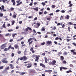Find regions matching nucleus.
Listing matches in <instances>:
<instances>
[{
  "label": "nucleus",
  "instance_id": "50",
  "mask_svg": "<svg viewBox=\"0 0 76 76\" xmlns=\"http://www.w3.org/2000/svg\"><path fill=\"white\" fill-rule=\"evenodd\" d=\"M59 11H60L59 10H57L56 11V13H57V12H59Z\"/></svg>",
  "mask_w": 76,
  "mask_h": 76
},
{
  "label": "nucleus",
  "instance_id": "22",
  "mask_svg": "<svg viewBox=\"0 0 76 76\" xmlns=\"http://www.w3.org/2000/svg\"><path fill=\"white\" fill-rule=\"evenodd\" d=\"M60 58L61 59V60H62V61H63V60H64V57H63V56H61Z\"/></svg>",
  "mask_w": 76,
  "mask_h": 76
},
{
  "label": "nucleus",
  "instance_id": "26",
  "mask_svg": "<svg viewBox=\"0 0 76 76\" xmlns=\"http://www.w3.org/2000/svg\"><path fill=\"white\" fill-rule=\"evenodd\" d=\"M33 42V41L32 40L31 42H29L28 43L29 45H31V44H32V43Z\"/></svg>",
  "mask_w": 76,
  "mask_h": 76
},
{
  "label": "nucleus",
  "instance_id": "54",
  "mask_svg": "<svg viewBox=\"0 0 76 76\" xmlns=\"http://www.w3.org/2000/svg\"><path fill=\"white\" fill-rule=\"evenodd\" d=\"M32 3H33V2H31V3L30 4H29L30 6H32V5H33Z\"/></svg>",
  "mask_w": 76,
  "mask_h": 76
},
{
  "label": "nucleus",
  "instance_id": "36",
  "mask_svg": "<svg viewBox=\"0 0 76 76\" xmlns=\"http://www.w3.org/2000/svg\"><path fill=\"white\" fill-rule=\"evenodd\" d=\"M13 31V29H11L8 30V32H12Z\"/></svg>",
  "mask_w": 76,
  "mask_h": 76
},
{
  "label": "nucleus",
  "instance_id": "16",
  "mask_svg": "<svg viewBox=\"0 0 76 76\" xmlns=\"http://www.w3.org/2000/svg\"><path fill=\"white\" fill-rule=\"evenodd\" d=\"M64 18H66V17L64 16H61L60 18V20H62V19H64Z\"/></svg>",
  "mask_w": 76,
  "mask_h": 76
},
{
  "label": "nucleus",
  "instance_id": "44",
  "mask_svg": "<svg viewBox=\"0 0 76 76\" xmlns=\"http://www.w3.org/2000/svg\"><path fill=\"white\" fill-rule=\"evenodd\" d=\"M15 56V54L13 53H12L11 54V56L12 57H14V56Z\"/></svg>",
  "mask_w": 76,
  "mask_h": 76
},
{
  "label": "nucleus",
  "instance_id": "63",
  "mask_svg": "<svg viewBox=\"0 0 76 76\" xmlns=\"http://www.w3.org/2000/svg\"><path fill=\"white\" fill-rule=\"evenodd\" d=\"M52 8H55V5H52Z\"/></svg>",
  "mask_w": 76,
  "mask_h": 76
},
{
  "label": "nucleus",
  "instance_id": "60",
  "mask_svg": "<svg viewBox=\"0 0 76 76\" xmlns=\"http://www.w3.org/2000/svg\"><path fill=\"white\" fill-rule=\"evenodd\" d=\"M38 19V18L37 17H35L34 19V20H36L37 19Z\"/></svg>",
  "mask_w": 76,
  "mask_h": 76
},
{
  "label": "nucleus",
  "instance_id": "11",
  "mask_svg": "<svg viewBox=\"0 0 76 76\" xmlns=\"http://www.w3.org/2000/svg\"><path fill=\"white\" fill-rule=\"evenodd\" d=\"M11 2H12V3H13L12 5L13 6H15V4L16 3V2L15 1V0H12Z\"/></svg>",
  "mask_w": 76,
  "mask_h": 76
},
{
  "label": "nucleus",
  "instance_id": "13",
  "mask_svg": "<svg viewBox=\"0 0 76 76\" xmlns=\"http://www.w3.org/2000/svg\"><path fill=\"white\" fill-rule=\"evenodd\" d=\"M45 31V27H43L41 29V32H43Z\"/></svg>",
  "mask_w": 76,
  "mask_h": 76
},
{
  "label": "nucleus",
  "instance_id": "18",
  "mask_svg": "<svg viewBox=\"0 0 76 76\" xmlns=\"http://www.w3.org/2000/svg\"><path fill=\"white\" fill-rule=\"evenodd\" d=\"M11 36V34H10V33H7L5 34V36L7 37H10Z\"/></svg>",
  "mask_w": 76,
  "mask_h": 76
},
{
  "label": "nucleus",
  "instance_id": "43",
  "mask_svg": "<svg viewBox=\"0 0 76 76\" xmlns=\"http://www.w3.org/2000/svg\"><path fill=\"white\" fill-rule=\"evenodd\" d=\"M63 63H64V64H67V62L65 60H64L63 61Z\"/></svg>",
  "mask_w": 76,
  "mask_h": 76
},
{
  "label": "nucleus",
  "instance_id": "35",
  "mask_svg": "<svg viewBox=\"0 0 76 76\" xmlns=\"http://www.w3.org/2000/svg\"><path fill=\"white\" fill-rule=\"evenodd\" d=\"M10 10L11 11H13V10H14V8L12 7L10 8Z\"/></svg>",
  "mask_w": 76,
  "mask_h": 76
},
{
  "label": "nucleus",
  "instance_id": "4",
  "mask_svg": "<svg viewBox=\"0 0 76 76\" xmlns=\"http://www.w3.org/2000/svg\"><path fill=\"white\" fill-rule=\"evenodd\" d=\"M6 45V44H3L1 46V50H3V49H4L5 48H6V46H5Z\"/></svg>",
  "mask_w": 76,
  "mask_h": 76
},
{
  "label": "nucleus",
  "instance_id": "47",
  "mask_svg": "<svg viewBox=\"0 0 76 76\" xmlns=\"http://www.w3.org/2000/svg\"><path fill=\"white\" fill-rule=\"evenodd\" d=\"M70 4V5L68 6L69 7H72V6H73V4Z\"/></svg>",
  "mask_w": 76,
  "mask_h": 76
},
{
  "label": "nucleus",
  "instance_id": "51",
  "mask_svg": "<svg viewBox=\"0 0 76 76\" xmlns=\"http://www.w3.org/2000/svg\"><path fill=\"white\" fill-rule=\"evenodd\" d=\"M0 16L1 17H2V16H3V13H0Z\"/></svg>",
  "mask_w": 76,
  "mask_h": 76
},
{
  "label": "nucleus",
  "instance_id": "62",
  "mask_svg": "<svg viewBox=\"0 0 76 76\" xmlns=\"http://www.w3.org/2000/svg\"><path fill=\"white\" fill-rule=\"evenodd\" d=\"M19 23L20 24H21V23H22V21H21L19 22Z\"/></svg>",
  "mask_w": 76,
  "mask_h": 76
},
{
  "label": "nucleus",
  "instance_id": "15",
  "mask_svg": "<svg viewBox=\"0 0 76 76\" xmlns=\"http://www.w3.org/2000/svg\"><path fill=\"white\" fill-rule=\"evenodd\" d=\"M52 65H55V64L56 63V61L55 60H54L52 61Z\"/></svg>",
  "mask_w": 76,
  "mask_h": 76
},
{
  "label": "nucleus",
  "instance_id": "29",
  "mask_svg": "<svg viewBox=\"0 0 76 76\" xmlns=\"http://www.w3.org/2000/svg\"><path fill=\"white\" fill-rule=\"evenodd\" d=\"M68 24L69 25H73V23L72 22H69L68 23Z\"/></svg>",
  "mask_w": 76,
  "mask_h": 76
},
{
  "label": "nucleus",
  "instance_id": "9",
  "mask_svg": "<svg viewBox=\"0 0 76 76\" xmlns=\"http://www.w3.org/2000/svg\"><path fill=\"white\" fill-rule=\"evenodd\" d=\"M40 66H42V67H44V69H45V66L44 64L41 63L40 64Z\"/></svg>",
  "mask_w": 76,
  "mask_h": 76
},
{
  "label": "nucleus",
  "instance_id": "38",
  "mask_svg": "<svg viewBox=\"0 0 76 76\" xmlns=\"http://www.w3.org/2000/svg\"><path fill=\"white\" fill-rule=\"evenodd\" d=\"M13 17L14 18H16V15L15 14H14L13 15Z\"/></svg>",
  "mask_w": 76,
  "mask_h": 76
},
{
  "label": "nucleus",
  "instance_id": "42",
  "mask_svg": "<svg viewBox=\"0 0 76 76\" xmlns=\"http://www.w3.org/2000/svg\"><path fill=\"white\" fill-rule=\"evenodd\" d=\"M25 72H21V73L20 74V75H25Z\"/></svg>",
  "mask_w": 76,
  "mask_h": 76
},
{
  "label": "nucleus",
  "instance_id": "17",
  "mask_svg": "<svg viewBox=\"0 0 76 76\" xmlns=\"http://www.w3.org/2000/svg\"><path fill=\"white\" fill-rule=\"evenodd\" d=\"M47 44L48 45H50V44H52V42H51V41H48L47 42Z\"/></svg>",
  "mask_w": 76,
  "mask_h": 76
},
{
  "label": "nucleus",
  "instance_id": "46",
  "mask_svg": "<svg viewBox=\"0 0 76 76\" xmlns=\"http://www.w3.org/2000/svg\"><path fill=\"white\" fill-rule=\"evenodd\" d=\"M48 12H47V11H45L44 12V14H45V15H46V14H47V13Z\"/></svg>",
  "mask_w": 76,
  "mask_h": 76
},
{
  "label": "nucleus",
  "instance_id": "64",
  "mask_svg": "<svg viewBox=\"0 0 76 76\" xmlns=\"http://www.w3.org/2000/svg\"><path fill=\"white\" fill-rule=\"evenodd\" d=\"M42 76H45V73H44V74H42Z\"/></svg>",
  "mask_w": 76,
  "mask_h": 76
},
{
  "label": "nucleus",
  "instance_id": "56",
  "mask_svg": "<svg viewBox=\"0 0 76 76\" xmlns=\"http://www.w3.org/2000/svg\"><path fill=\"white\" fill-rule=\"evenodd\" d=\"M33 50H34V48H31L30 49L31 51H33Z\"/></svg>",
  "mask_w": 76,
  "mask_h": 76
},
{
  "label": "nucleus",
  "instance_id": "61",
  "mask_svg": "<svg viewBox=\"0 0 76 76\" xmlns=\"http://www.w3.org/2000/svg\"><path fill=\"white\" fill-rule=\"evenodd\" d=\"M42 56H45V53H43L42 54Z\"/></svg>",
  "mask_w": 76,
  "mask_h": 76
},
{
  "label": "nucleus",
  "instance_id": "7",
  "mask_svg": "<svg viewBox=\"0 0 76 76\" xmlns=\"http://www.w3.org/2000/svg\"><path fill=\"white\" fill-rule=\"evenodd\" d=\"M6 60V58H3L2 61V63H8V61L5 60Z\"/></svg>",
  "mask_w": 76,
  "mask_h": 76
},
{
  "label": "nucleus",
  "instance_id": "31",
  "mask_svg": "<svg viewBox=\"0 0 76 76\" xmlns=\"http://www.w3.org/2000/svg\"><path fill=\"white\" fill-rule=\"evenodd\" d=\"M22 3V1H20V3L17 4L16 6H19V5L21 4Z\"/></svg>",
  "mask_w": 76,
  "mask_h": 76
},
{
  "label": "nucleus",
  "instance_id": "40",
  "mask_svg": "<svg viewBox=\"0 0 76 76\" xmlns=\"http://www.w3.org/2000/svg\"><path fill=\"white\" fill-rule=\"evenodd\" d=\"M68 29L69 32H70V26L68 27Z\"/></svg>",
  "mask_w": 76,
  "mask_h": 76
},
{
  "label": "nucleus",
  "instance_id": "19",
  "mask_svg": "<svg viewBox=\"0 0 76 76\" xmlns=\"http://www.w3.org/2000/svg\"><path fill=\"white\" fill-rule=\"evenodd\" d=\"M33 9L34 10H36V11H38V7H36V8H34Z\"/></svg>",
  "mask_w": 76,
  "mask_h": 76
},
{
  "label": "nucleus",
  "instance_id": "45",
  "mask_svg": "<svg viewBox=\"0 0 76 76\" xmlns=\"http://www.w3.org/2000/svg\"><path fill=\"white\" fill-rule=\"evenodd\" d=\"M55 40H58V39H59V38H58V37H56L55 39Z\"/></svg>",
  "mask_w": 76,
  "mask_h": 76
},
{
  "label": "nucleus",
  "instance_id": "49",
  "mask_svg": "<svg viewBox=\"0 0 76 76\" xmlns=\"http://www.w3.org/2000/svg\"><path fill=\"white\" fill-rule=\"evenodd\" d=\"M41 45H45V42H43V43H42L41 44Z\"/></svg>",
  "mask_w": 76,
  "mask_h": 76
},
{
  "label": "nucleus",
  "instance_id": "34",
  "mask_svg": "<svg viewBox=\"0 0 76 76\" xmlns=\"http://www.w3.org/2000/svg\"><path fill=\"white\" fill-rule=\"evenodd\" d=\"M51 72H52V70H48V73H50Z\"/></svg>",
  "mask_w": 76,
  "mask_h": 76
},
{
  "label": "nucleus",
  "instance_id": "21",
  "mask_svg": "<svg viewBox=\"0 0 76 76\" xmlns=\"http://www.w3.org/2000/svg\"><path fill=\"white\" fill-rule=\"evenodd\" d=\"M44 58L45 63H48L47 62V58L46 57H45Z\"/></svg>",
  "mask_w": 76,
  "mask_h": 76
},
{
  "label": "nucleus",
  "instance_id": "10",
  "mask_svg": "<svg viewBox=\"0 0 76 76\" xmlns=\"http://www.w3.org/2000/svg\"><path fill=\"white\" fill-rule=\"evenodd\" d=\"M9 66H10V69H13L15 67L13 66V64H10L9 65Z\"/></svg>",
  "mask_w": 76,
  "mask_h": 76
},
{
  "label": "nucleus",
  "instance_id": "23",
  "mask_svg": "<svg viewBox=\"0 0 76 76\" xmlns=\"http://www.w3.org/2000/svg\"><path fill=\"white\" fill-rule=\"evenodd\" d=\"M3 1V3H5L6 1H7V0H0V2H1V1Z\"/></svg>",
  "mask_w": 76,
  "mask_h": 76
},
{
  "label": "nucleus",
  "instance_id": "3",
  "mask_svg": "<svg viewBox=\"0 0 76 76\" xmlns=\"http://www.w3.org/2000/svg\"><path fill=\"white\" fill-rule=\"evenodd\" d=\"M24 66H25V67H26L28 69H29V68H30L32 67V63H30L27 64H25L24 65Z\"/></svg>",
  "mask_w": 76,
  "mask_h": 76
},
{
  "label": "nucleus",
  "instance_id": "2",
  "mask_svg": "<svg viewBox=\"0 0 76 76\" xmlns=\"http://www.w3.org/2000/svg\"><path fill=\"white\" fill-rule=\"evenodd\" d=\"M23 60V61H26L27 60V57H26L25 56H24L23 57H22L20 58H18L17 61H18L19 60Z\"/></svg>",
  "mask_w": 76,
  "mask_h": 76
},
{
  "label": "nucleus",
  "instance_id": "58",
  "mask_svg": "<svg viewBox=\"0 0 76 76\" xmlns=\"http://www.w3.org/2000/svg\"><path fill=\"white\" fill-rule=\"evenodd\" d=\"M61 13H65V11H64V10H62L61 11Z\"/></svg>",
  "mask_w": 76,
  "mask_h": 76
},
{
  "label": "nucleus",
  "instance_id": "59",
  "mask_svg": "<svg viewBox=\"0 0 76 76\" xmlns=\"http://www.w3.org/2000/svg\"><path fill=\"white\" fill-rule=\"evenodd\" d=\"M73 44L75 46V47H76V44L75 42H73Z\"/></svg>",
  "mask_w": 76,
  "mask_h": 76
},
{
  "label": "nucleus",
  "instance_id": "12",
  "mask_svg": "<svg viewBox=\"0 0 76 76\" xmlns=\"http://www.w3.org/2000/svg\"><path fill=\"white\" fill-rule=\"evenodd\" d=\"M14 47L16 49H18H18H19V46H18V45L15 44L14 45Z\"/></svg>",
  "mask_w": 76,
  "mask_h": 76
},
{
  "label": "nucleus",
  "instance_id": "24",
  "mask_svg": "<svg viewBox=\"0 0 76 76\" xmlns=\"http://www.w3.org/2000/svg\"><path fill=\"white\" fill-rule=\"evenodd\" d=\"M72 70H69V71H66V73H72Z\"/></svg>",
  "mask_w": 76,
  "mask_h": 76
},
{
  "label": "nucleus",
  "instance_id": "25",
  "mask_svg": "<svg viewBox=\"0 0 76 76\" xmlns=\"http://www.w3.org/2000/svg\"><path fill=\"white\" fill-rule=\"evenodd\" d=\"M56 27L54 26L53 28H52V29H51V31H53V30H56Z\"/></svg>",
  "mask_w": 76,
  "mask_h": 76
},
{
  "label": "nucleus",
  "instance_id": "1",
  "mask_svg": "<svg viewBox=\"0 0 76 76\" xmlns=\"http://www.w3.org/2000/svg\"><path fill=\"white\" fill-rule=\"evenodd\" d=\"M31 57L32 58H35L36 57V59L35 60V61H37L39 60V57H40V55H36L35 54H34L33 55H32L31 56Z\"/></svg>",
  "mask_w": 76,
  "mask_h": 76
},
{
  "label": "nucleus",
  "instance_id": "37",
  "mask_svg": "<svg viewBox=\"0 0 76 76\" xmlns=\"http://www.w3.org/2000/svg\"><path fill=\"white\" fill-rule=\"evenodd\" d=\"M8 50V48H5L4 49V51H7Z\"/></svg>",
  "mask_w": 76,
  "mask_h": 76
},
{
  "label": "nucleus",
  "instance_id": "52",
  "mask_svg": "<svg viewBox=\"0 0 76 76\" xmlns=\"http://www.w3.org/2000/svg\"><path fill=\"white\" fill-rule=\"evenodd\" d=\"M66 39V40L67 41V42H69V41H71V39Z\"/></svg>",
  "mask_w": 76,
  "mask_h": 76
},
{
  "label": "nucleus",
  "instance_id": "33",
  "mask_svg": "<svg viewBox=\"0 0 76 76\" xmlns=\"http://www.w3.org/2000/svg\"><path fill=\"white\" fill-rule=\"evenodd\" d=\"M48 64H49V65H53L52 62L51 61L49 62Z\"/></svg>",
  "mask_w": 76,
  "mask_h": 76
},
{
  "label": "nucleus",
  "instance_id": "5",
  "mask_svg": "<svg viewBox=\"0 0 76 76\" xmlns=\"http://www.w3.org/2000/svg\"><path fill=\"white\" fill-rule=\"evenodd\" d=\"M29 30V31H31L32 30V28H31V27H28L25 29L26 32H28Z\"/></svg>",
  "mask_w": 76,
  "mask_h": 76
},
{
  "label": "nucleus",
  "instance_id": "53",
  "mask_svg": "<svg viewBox=\"0 0 76 76\" xmlns=\"http://www.w3.org/2000/svg\"><path fill=\"white\" fill-rule=\"evenodd\" d=\"M64 27H65V25H64V24H63L62 26V28H64Z\"/></svg>",
  "mask_w": 76,
  "mask_h": 76
},
{
  "label": "nucleus",
  "instance_id": "48",
  "mask_svg": "<svg viewBox=\"0 0 76 76\" xmlns=\"http://www.w3.org/2000/svg\"><path fill=\"white\" fill-rule=\"evenodd\" d=\"M37 26H38V27H39V26H40V23H37Z\"/></svg>",
  "mask_w": 76,
  "mask_h": 76
},
{
  "label": "nucleus",
  "instance_id": "8",
  "mask_svg": "<svg viewBox=\"0 0 76 76\" xmlns=\"http://www.w3.org/2000/svg\"><path fill=\"white\" fill-rule=\"evenodd\" d=\"M10 69V67L9 66H7L6 67V68H5L4 69V71L5 72H7V70H8Z\"/></svg>",
  "mask_w": 76,
  "mask_h": 76
},
{
  "label": "nucleus",
  "instance_id": "32",
  "mask_svg": "<svg viewBox=\"0 0 76 76\" xmlns=\"http://www.w3.org/2000/svg\"><path fill=\"white\" fill-rule=\"evenodd\" d=\"M3 68H4V66H0V70H1L2 69H3Z\"/></svg>",
  "mask_w": 76,
  "mask_h": 76
},
{
  "label": "nucleus",
  "instance_id": "6",
  "mask_svg": "<svg viewBox=\"0 0 76 76\" xmlns=\"http://www.w3.org/2000/svg\"><path fill=\"white\" fill-rule=\"evenodd\" d=\"M60 71H62L63 69L64 70H67V69H68L67 68L63 66L60 67Z\"/></svg>",
  "mask_w": 76,
  "mask_h": 76
},
{
  "label": "nucleus",
  "instance_id": "27",
  "mask_svg": "<svg viewBox=\"0 0 76 76\" xmlns=\"http://www.w3.org/2000/svg\"><path fill=\"white\" fill-rule=\"evenodd\" d=\"M32 38H30L29 39L28 41V42H29L31 41H32Z\"/></svg>",
  "mask_w": 76,
  "mask_h": 76
},
{
  "label": "nucleus",
  "instance_id": "30",
  "mask_svg": "<svg viewBox=\"0 0 76 76\" xmlns=\"http://www.w3.org/2000/svg\"><path fill=\"white\" fill-rule=\"evenodd\" d=\"M17 35V34H12V37H13V38H14L15 37V35Z\"/></svg>",
  "mask_w": 76,
  "mask_h": 76
},
{
  "label": "nucleus",
  "instance_id": "20",
  "mask_svg": "<svg viewBox=\"0 0 76 76\" xmlns=\"http://www.w3.org/2000/svg\"><path fill=\"white\" fill-rule=\"evenodd\" d=\"M1 7L2 8L1 10V12H2V10H3V9H4V5H2L1 6Z\"/></svg>",
  "mask_w": 76,
  "mask_h": 76
},
{
  "label": "nucleus",
  "instance_id": "28",
  "mask_svg": "<svg viewBox=\"0 0 76 76\" xmlns=\"http://www.w3.org/2000/svg\"><path fill=\"white\" fill-rule=\"evenodd\" d=\"M66 19H69V18H70V16H69V15H67L66 16Z\"/></svg>",
  "mask_w": 76,
  "mask_h": 76
},
{
  "label": "nucleus",
  "instance_id": "57",
  "mask_svg": "<svg viewBox=\"0 0 76 76\" xmlns=\"http://www.w3.org/2000/svg\"><path fill=\"white\" fill-rule=\"evenodd\" d=\"M46 19L48 20H50L51 19V18H47Z\"/></svg>",
  "mask_w": 76,
  "mask_h": 76
},
{
  "label": "nucleus",
  "instance_id": "39",
  "mask_svg": "<svg viewBox=\"0 0 76 76\" xmlns=\"http://www.w3.org/2000/svg\"><path fill=\"white\" fill-rule=\"evenodd\" d=\"M42 4L43 6H44L45 5V4H46L45 2H42Z\"/></svg>",
  "mask_w": 76,
  "mask_h": 76
},
{
  "label": "nucleus",
  "instance_id": "55",
  "mask_svg": "<svg viewBox=\"0 0 76 76\" xmlns=\"http://www.w3.org/2000/svg\"><path fill=\"white\" fill-rule=\"evenodd\" d=\"M6 25L5 24H4L3 25V28H6Z\"/></svg>",
  "mask_w": 76,
  "mask_h": 76
},
{
  "label": "nucleus",
  "instance_id": "14",
  "mask_svg": "<svg viewBox=\"0 0 76 76\" xmlns=\"http://www.w3.org/2000/svg\"><path fill=\"white\" fill-rule=\"evenodd\" d=\"M12 49V50H14V48L13 47H11V45H10L9 47H8V49L9 50V49Z\"/></svg>",
  "mask_w": 76,
  "mask_h": 76
},
{
  "label": "nucleus",
  "instance_id": "41",
  "mask_svg": "<svg viewBox=\"0 0 76 76\" xmlns=\"http://www.w3.org/2000/svg\"><path fill=\"white\" fill-rule=\"evenodd\" d=\"M15 20L12 21V25H14V24L15 23Z\"/></svg>",
  "mask_w": 76,
  "mask_h": 76
}]
</instances>
